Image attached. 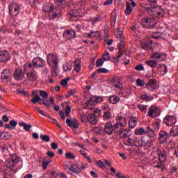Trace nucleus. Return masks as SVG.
Listing matches in <instances>:
<instances>
[{"mask_svg": "<svg viewBox=\"0 0 178 178\" xmlns=\"http://www.w3.org/2000/svg\"><path fill=\"white\" fill-rule=\"evenodd\" d=\"M20 162V158L16 154H13L10 155V159H8L6 162V166L10 169L13 173H16L17 172V167H16V164Z\"/></svg>", "mask_w": 178, "mask_h": 178, "instance_id": "nucleus-1", "label": "nucleus"}, {"mask_svg": "<svg viewBox=\"0 0 178 178\" xmlns=\"http://www.w3.org/2000/svg\"><path fill=\"white\" fill-rule=\"evenodd\" d=\"M47 63L50 67L54 70L58 69L59 65V60H58V56L55 54L50 53L47 56Z\"/></svg>", "mask_w": 178, "mask_h": 178, "instance_id": "nucleus-2", "label": "nucleus"}, {"mask_svg": "<svg viewBox=\"0 0 178 178\" xmlns=\"http://www.w3.org/2000/svg\"><path fill=\"white\" fill-rule=\"evenodd\" d=\"M65 168L69 175H80V173H81L79 162H76L75 163L72 164L71 166L65 165Z\"/></svg>", "mask_w": 178, "mask_h": 178, "instance_id": "nucleus-3", "label": "nucleus"}, {"mask_svg": "<svg viewBox=\"0 0 178 178\" xmlns=\"http://www.w3.org/2000/svg\"><path fill=\"white\" fill-rule=\"evenodd\" d=\"M155 24H156V21L152 17L143 18L142 19V26L145 29H152L155 27Z\"/></svg>", "mask_w": 178, "mask_h": 178, "instance_id": "nucleus-4", "label": "nucleus"}, {"mask_svg": "<svg viewBox=\"0 0 178 178\" xmlns=\"http://www.w3.org/2000/svg\"><path fill=\"white\" fill-rule=\"evenodd\" d=\"M20 12V6L16 3H13L9 6V13L13 17H15Z\"/></svg>", "mask_w": 178, "mask_h": 178, "instance_id": "nucleus-5", "label": "nucleus"}, {"mask_svg": "<svg viewBox=\"0 0 178 178\" xmlns=\"http://www.w3.org/2000/svg\"><path fill=\"white\" fill-rule=\"evenodd\" d=\"M111 83L113 88H114L115 91H122L123 89V84H122V82H120V79L119 78H113Z\"/></svg>", "mask_w": 178, "mask_h": 178, "instance_id": "nucleus-6", "label": "nucleus"}, {"mask_svg": "<svg viewBox=\"0 0 178 178\" xmlns=\"http://www.w3.org/2000/svg\"><path fill=\"white\" fill-rule=\"evenodd\" d=\"M161 111L159 110V107L156 106H150L149 108L147 116L149 118H152L153 116H159L160 115Z\"/></svg>", "mask_w": 178, "mask_h": 178, "instance_id": "nucleus-7", "label": "nucleus"}, {"mask_svg": "<svg viewBox=\"0 0 178 178\" xmlns=\"http://www.w3.org/2000/svg\"><path fill=\"white\" fill-rule=\"evenodd\" d=\"M117 131L119 133L120 138L124 139L131 137L133 134L129 129L120 128V129H117Z\"/></svg>", "mask_w": 178, "mask_h": 178, "instance_id": "nucleus-8", "label": "nucleus"}, {"mask_svg": "<svg viewBox=\"0 0 178 178\" xmlns=\"http://www.w3.org/2000/svg\"><path fill=\"white\" fill-rule=\"evenodd\" d=\"M63 37L67 40L76 38V31L73 29H67L63 33Z\"/></svg>", "mask_w": 178, "mask_h": 178, "instance_id": "nucleus-9", "label": "nucleus"}, {"mask_svg": "<svg viewBox=\"0 0 178 178\" xmlns=\"http://www.w3.org/2000/svg\"><path fill=\"white\" fill-rule=\"evenodd\" d=\"M127 126V120L124 117H118V122L115 123L114 128L119 130L120 129H124Z\"/></svg>", "mask_w": 178, "mask_h": 178, "instance_id": "nucleus-10", "label": "nucleus"}, {"mask_svg": "<svg viewBox=\"0 0 178 178\" xmlns=\"http://www.w3.org/2000/svg\"><path fill=\"white\" fill-rule=\"evenodd\" d=\"M163 122L167 124V126L170 127L173 126V124H176L177 120L175 115H167L163 119Z\"/></svg>", "mask_w": 178, "mask_h": 178, "instance_id": "nucleus-11", "label": "nucleus"}, {"mask_svg": "<svg viewBox=\"0 0 178 178\" xmlns=\"http://www.w3.org/2000/svg\"><path fill=\"white\" fill-rule=\"evenodd\" d=\"M104 101V97L101 96H93L88 100V105H97Z\"/></svg>", "mask_w": 178, "mask_h": 178, "instance_id": "nucleus-12", "label": "nucleus"}, {"mask_svg": "<svg viewBox=\"0 0 178 178\" xmlns=\"http://www.w3.org/2000/svg\"><path fill=\"white\" fill-rule=\"evenodd\" d=\"M135 147H137L138 148L145 147V137H135Z\"/></svg>", "mask_w": 178, "mask_h": 178, "instance_id": "nucleus-13", "label": "nucleus"}, {"mask_svg": "<svg viewBox=\"0 0 178 178\" xmlns=\"http://www.w3.org/2000/svg\"><path fill=\"white\" fill-rule=\"evenodd\" d=\"M150 58L152 59H156L159 62H163L166 59V54L164 53L154 52L150 56Z\"/></svg>", "mask_w": 178, "mask_h": 178, "instance_id": "nucleus-14", "label": "nucleus"}, {"mask_svg": "<svg viewBox=\"0 0 178 178\" xmlns=\"http://www.w3.org/2000/svg\"><path fill=\"white\" fill-rule=\"evenodd\" d=\"M25 74H26L27 81H31V83L36 81V80L38 79V75L37 74L36 71H31L29 72H26Z\"/></svg>", "mask_w": 178, "mask_h": 178, "instance_id": "nucleus-15", "label": "nucleus"}, {"mask_svg": "<svg viewBox=\"0 0 178 178\" xmlns=\"http://www.w3.org/2000/svg\"><path fill=\"white\" fill-rule=\"evenodd\" d=\"M32 62L34 67H42L46 64L45 60L40 57L35 58Z\"/></svg>", "mask_w": 178, "mask_h": 178, "instance_id": "nucleus-16", "label": "nucleus"}, {"mask_svg": "<svg viewBox=\"0 0 178 178\" xmlns=\"http://www.w3.org/2000/svg\"><path fill=\"white\" fill-rule=\"evenodd\" d=\"M14 79L17 80V81H20L24 79V73H23V70L20 68H17L14 72Z\"/></svg>", "mask_w": 178, "mask_h": 178, "instance_id": "nucleus-17", "label": "nucleus"}, {"mask_svg": "<svg viewBox=\"0 0 178 178\" xmlns=\"http://www.w3.org/2000/svg\"><path fill=\"white\" fill-rule=\"evenodd\" d=\"M146 88L149 91H154L158 88L156 80L152 79L149 80V82L146 84Z\"/></svg>", "mask_w": 178, "mask_h": 178, "instance_id": "nucleus-18", "label": "nucleus"}, {"mask_svg": "<svg viewBox=\"0 0 178 178\" xmlns=\"http://www.w3.org/2000/svg\"><path fill=\"white\" fill-rule=\"evenodd\" d=\"M168 138H169V134L165 131H161L159 134V140L161 144H163V143H166L168 141Z\"/></svg>", "mask_w": 178, "mask_h": 178, "instance_id": "nucleus-19", "label": "nucleus"}, {"mask_svg": "<svg viewBox=\"0 0 178 178\" xmlns=\"http://www.w3.org/2000/svg\"><path fill=\"white\" fill-rule=\"evenodd\" d=\"M10 59V56L7 51H0V62H8Z\"/></svg>", "mask_w": 178, "mask_h": 178, "instance_id": "nucleus-20", "label": "nucleus"}, {"mask_svg": "<svg viewBox=\"0 0 178 178\" xmlns=\"http://www.w3.org/2000/svg\"><path fill=\"white\" fill-rule=\"evenodd\" d=\"M66 124L69 127H72V129H79V122H77V120H70V119H67L66 120Z\"/></svg>", "mask_w": 178, "mask_h": 178, "instance_id": "nucleus-21", "label": "nucleus"}, {"mask_svg": "<svg viewBox=\"0 0 178 178\" xmlns=\"http://www.w3.org/2000/svg\"><path fill=\"white\" fill-rule=\"evenodd\" d=\"M113 130L118 131V129H115V127L112 125V122H108L106 124L104 131L106 134H112V133H113Z\"/></svg>", "mask_w": 178, "mask_h": 178, "instance_id": "nucleus-22", "label": "nucleus"}, {"mask_svg": "<svg viewBox=\"0 0 178 178\" xmlns=\"http://www.w3.org/2000/svg\"><path fill=\"white\" fill-rule=\"evenodd\" d=\"M153 16H158L159 17H162L163 15V9L161 6H154L153 8Z\"/></svg>", "mask_w": 178, "mask_h": 178, "instance_id": "nucleus-23", "label": "nucleus"}, {"mask_svg": "<svg viewBox=\"0 0 178 178\" xmlns=\"http://www.w3.org/2000/svg\"><path fill=\"white\" fill-rule=\"evenodd\" d=\"M42 10L47 13H51L54 10V4L52 3H47L43 5Z\"/></svg>", "mask_w": 178, "mask_h": 178, "instance_id": "nucleus-24", "label": "nucleus"}, {"mask_svg": "<svg viewBox=\"0 0 178 178\" xmlns=\"http://www.w3.org/2000/svg\"><path fill=\"white\" fill-rule=\"evenodd\" d=\"M145 134L147 137H149L150 138H154L155 137V131L151 128V127L148 126L145 129Z\"/></svg>", "mask_w": 178, "mask_h": 178, "instance_id": "nucleus-25", "label": "nucleus"}, {"mask_svg": "<svg viewBox=\"0 0 178 178\" xmlns=\"http://www.w3.org/2000/svg\"><path fill=\"white\" fill-rule=\"evenodd\" d=\"M124 144L127 147H136V138H128L124 140Z\"/></svg>", "mask_w": 178, "mask_h": 178, "instance_id": "nucleus-26", "label": "nucleus"}, {"mask_svg": "<svg viewBox=\"0 0 178 178\" xmlns=\"http://www.w3.org/2000/svg\"><path fill=\"white\" fill-rule=\"evenodd\" d=\"M59 15H60V9H54L53 13H49V17L54 20L57 17H59Z\"/></svg>", "mask_w": 178, "mask_h": 178, "instance_id": "nucleus-27", "label": "nucleus"}, {"mask_svg": "<svg viewBox=\"0 0 178 178\" xmlns=\"http://www.w3.org/2000/svg\"><path fill=\"white\" fill-rule=\"evenodd\" d=\"M11 75L10 70L6 69L1 72V79L3 80H9Z\"/></svg>", "mask_w": 178, "mask_h": 178, "instance_id": "nucleus-28", "label": "nucleus"}, {"mask_svg": "<svg viewBox=\"0 0 178 178\" xmlns=\"http://www.w3.org/2000/svg\"><path fill=\"white\" fill-rule=\"evenodd\" d=\"M137 123H138V120L136 117H131L129 120V125L130 129H134L136 126H137Z\"/></svg>", "mask_w": 178, "mask_h": 178, "instance_id": "nucleus-29", "label": "nucleus"}, {"mask_svg": "<svg viewBox=\"0 0 178 178\" xmlns=\"http://www.w3.org/2000/svg\"><path fill=\"white\" fill-rule=\"evenodd\" d=\"M74 70L76 72V73H79L81 70V62L79 59H76L74 62Z\"/></svg>", "mask_w": 178, "mask_h": 178, "instance_id": "nucleus-30", "label": "nucleus"}, {"mask_svg": "<svg viewBox=\"0 0 178 178\" xmlns=\"http://www.w3.org/2000/svg\"><path fill=\"white\" fill-rule=\"evenodd\" d=\"M154 6L151 3H147L145 5V9L147 10V13L150 15V16H154Z\"/></svg>", "mask_w": 178, "mask_h": 178, "instance_id": "nucleus-31", "label": "nucleus"}, {"mask_svg": "<svg viewBox=\"0 0 178 178\" xmlns=\"http://www.w3.org/2000/svg\"><path fill=\"white\" fill-rule=\"evenodd\" d=\"M114 33L118 40H123V31L122 30V29H116Z\"/></svg>", "mask_w": 178, "mask_h": 178, "instance_id": "nucleus-32", "label": "nucleus"}, {"mask_svg": "<svg viewBox=\"0 0 178 178\" xmlns=\"http://www.w3.org/2000/svg\"><path fill=\"white\" fill-rule=\"evenodd\" d=\"M170 136H171V137L178 136V125H175L172 127L170 131Z\"/></svg>", "mask_w": 178, "mask_h": 178, "instance_id": "nucleus-33", "label": "nucleus"}, {"mask_svg": "<svg viewBox=\"0 0 178 178\" xmlns=\"http://www.w3.org/2000/svg\"><path fill=\"white\" fill-rule=\"evenodd\" d=\"M33 65L31 63H26L24 65V73H30V72H33Z\"/></svg>", "mask_w": 178, "mask_h": 178, "instance_id": "nucleus-34", "label": "nucleus"}, {"mask_svg": "<svg viewBox=\"0 0 178 178\" xmlns=\"http://www.w3.org/2000/svg\"><path fill=\"white\" fill-rule=\"evenodd\" d=\"M80 16V13L77 10H72L68 14V17H70L72 20L74 19V17H79Z\"/></svg>", "mask_w": 178, "mask_h": 178, "instance_id": "nucleus-35", "label": "nucleus"}, {"mask_svg": "<svg viewBox=\"0 0 178 178\" xmlns=\"http://www.w3.org/2000/svg\"><path fill=\"white\" fill-rule=\"evenodd\" d=\"M88 120L91 123V124H97V122H98L95 114H90L88 116Z\"/></svg>", "mask_w": 178, "mask_h": 178, "instance_id": "nucleus-36", "label": "nucleus"}, {"mask_svg": "<svg viewBox=\"0 0 178 178\" xmlns=\"http://www.w3.org/2000/svg\"><path fill=\"white\" fill-rule=\"evenodd\" d=\"M131 12H133V8H131V3L127 1V6L125 9L126 16H129V15H131Z\"/></svg>", "mask_w": 178, "mask_h": 178, "instance_id": "nucleus-37", "label": "nucleus"}, {"mask_svg": "<svg viewBox=\"0 0 178 178\" xmlns=\"http://www.w3.org/2000/svg\"><path fill=\"white\" fill-rule=\"evenodd\" d=\"M88 38H98L100 35L99 31H91L90 33H86Z\"/></svg>", "mask_w": 178, "mask_h": 178, "instance_id": "nucleus-38", "label": "nucleus"}, {"mask_svg": "<svg viewBox=\"0 0 178 178\" xmlns=\"http://www.w3.org/2000/svg\"><path fill=\"white\" fill-rule=\"evenodd\" d=\"M146 64L147 65V66H150V67L155 69V67L158 66V60H147Z\"/></svg>", "mask_w": 178, "mask_h": 178, "instance_id": "nucleus-39", "label": "nucleus"}, {"mask_svg": "<svg viewBox=\"0 0 178 178\" xmlns=\"http://www.w3.org/2000/svg\"><path fill=\"white\" fill-rule=\"evenodd\" d=\"M51 162H52V161L49 160L47 157H44L43 159L42 163V168L43 170H45V169H47V166H48L49 165V163H51Z\"/></svg>", "mask_w": 178, "mask_h": 178, "instance_id": "nucleus-40", "label": "nucleus"}, {"mask_svg": "<svg viewBox=\"0 0 178 178\" xmlns=\"http://www.w3.org/2000/svg\"><path fill=\"white\" fill-rule=\"evenodd\" d=\"M47 119H49V122L50 123H54L56 124V126H57V127H58L59 129H62V127L60 126V124H59V122H58V120H56V119L55 118H52V117H51V115H47Z\"/></svg>", "mask_w": 178, "mask_h": 178, "instance_id": "nucleus-41", "label": "nucleus"}, {"mask_svg": "<svg viewBox=\"0 0 178 178\" xmlns=\"http://www.w3.org/2000/svg\"><path fill=\"white\" fill-rule=\"evenodd\" d=\"M109 102L113 104H118V102H120V97L116 95H111L109 98Z\"/></svg>", "mask_w": 178, "mask_h": 178, "instance_id": "nucleus-42", "label": "nucleus"}, {"mask_svg": "<svg viewBox=\"0 0 178 178\" xmlns=\"http://www.w3.org/2000/svg\"><path fill=\"white\" fill-rule=\"evenodd\" d=\"M159 159L160 162H165L166 161V152L161 150L159 154Z\"/></svg>", "mask_w": 178, "mask_h": 178, "instance_id": "nucleus-43", "label": "nucleus"}, {"mask_svg": "<svg viewBox=\"0 0 178 178\" xmlns=\"http://www.w3.org/2000/svg\"><path fill=\"white\" fill-rule=\"evenodd\" d=\"M155 168H156L157 169H160L163 172H165V170H166L165 164L163 163V162L162 161L157 162L156 165H155Z\"/></svg>", "mask_w": 178, "mask_h": 178, "instance_id": "nucleus-44", "label": "nucleus"}, {"mask_svg": "<svg viewBox=\"0 0 178 178\" xmlns=\"http://www.w3.org/2000/svg\"><path fill=\"white\" fill-rule=\"evenodd\" d=\"M102 58V59L104 62H108V60H111L112 59V58L111 57V55L109 54V53L107 51H105V52H104V54H103Z\"/></svg>", "mask_w": 178, "mask_h": 178, "instance_id": "nucleus-45", "label": "nucleus"}, {"mask_svg": "<svg viewBox=\"0 0 178 178\" xmlns=\"http://www.w3.org/2000/svg\"><path fill=\"white\" fill-rule=\"evenodd\" d=\"M135 134L136 136H143V134H145V129L141 127V128H137L135 129Z\"/></svg>", "mask_w": 178, "mask_h": 178, "instance_id": "nucleus-46", "label": "nucleus"}, {"mask_svg": "<svg viewBox=\"0 0 178 178\" xmlns=\"http://www.w3.org/2000/svg\"><path fill=\"white\" fill-rule=\"evenodd\" d=\"M69 80H70V77L63 79L60 83V86H63V87H65V88H67V87H69V84L67 83Z\"/></svg>", "mask_w": 178, "mask_h": 178, "instance_id": "nucleus-47", "label": "nucleus"}, {"mask_svg": "<svg viewBox=\"0 0 178 178\" xmlns=\"http://www.w3.org/2000/svg\"><path fill=\"white\" fill-rule=\"evenodd\" d=\"M161 69H163L164 70L163 74H166V73H168V66H166L165 64H159L158 65V72H161Z\"/></svg>", "mask_w": 178, "mask_h": 178, "instance_id": "nucleus-48", "label": "nucleus"}, {"mask_svg": "<svg viewBox=\"0 0 178 178\" xmlns=\"http://www.w3.org/2000/svg\"><path fill=\"white\" fill-rule=\"evenodd\" d=\"M140 98L142 99H145V101H152V99H154V97L148 96L145 92H143V94L140 95Z\"/></svg>", "mask_w": 178, "mask_h": 178, "instance_id": "nucleus-49", "label": "nucleus"}, {"mask_svg": "<svg viewBox=\"0 0 178 178\" xmlns=\"http://www.w3.org/2000/svg\"><path fill=\"white\" fill-rule=\"evenodd\" d=\"M138 108L140 109L143 113H147V110L148 109V106L144 104H138Z\"/></svg>", "mask_w": 178, "mask_h": 178, "instance_id": "nucleus-50", "label": "nucleus"}, {"mask_svg": "<svg viewBox=\"0 0 178 178\" xmlns=\"http://www.w3.org/2000/svg\"><path fill=\"white\" fill-rule=\"evenodd\" d=\"M92 26H95L96 23H99V22H102V17L101 15H97L96 17H95L92 21Z\"/></svg>", "mask_w": 178, "mask_h": 178, "instance_id": "nucleus-51", "label": "nucleus"}, {"mask_svg": "<svg viewBox=\"0 0 178 178\" xmlns=\"http://www.w3.org/2000/svg\"><path fill=\"white\" fill-rule=\"evenodd\" d=\"M103 119L104 120H109V119H112V114L109 111H105L103 115Z\"/></svg>", "mask_w": 178, "mask_h": 178, "instance_id": "nucleus-52", "label": "nucleus"}, {"mask_svg": "<svg viewBox=\"0 0 178 178\" xmlns=\"http://www.w3.org/2000/svg\"><path fill=\"white\" fill-rule=\"evenodd\" d=\"M56 5H58L60 8H63L66 6V1L65 0H56Z\"/></svg>", "mask_w": 178, "mask_h": 178, "instance_id": "nucleus-53", "label": "nucleus"}, {"mask_svg": "<svg viewBox=\"0 0 178 178\" xmlns=\"http://www.w3.org/2000/svg\"><path fill=\"white\" fill-rule=\"evenodd\" d=\"M21 126H23L24 130H26V131H30V129H31V124H26L24 122H21Z\"/></svg>", "mask_w": 178, "mask_h": 178, "instance_id": "nucleus-54", "label": "nucleus"}, {"mask_svg": "<svg viewBox=\"0 0 178 178\" xmlns=\"http://www.w3.org/2000/svg\"><path fill=\"white\" fill-rule=\"evenodd\" d=\"M163 34V33L162 32H154L153 33L152 37V38H155V39L161 38Z\"/></svg>", "mask_w": 178, "mask_h": 178, "instance_id": "nucleus-55", "label": "nucleus"}, {"mask_svg": "<svg viewBox=\"0 0 178 178\" xmlns=\"http://www.w3.org/2000/svg\"><path fill=\"white\" fill-rule=\"evenodd\" d=\"M151 45H152V41H150V42H145L142 44L143 49H149V48H151Z\"/></svg>", "mask_w": 178, "mask_h": 178, "instance_id": "nucleus-56", "label": "nucleus"}, {"mask_svg": "<svg viewBox=\"0 0 178 178\" xmlns=\"http://www.w3.org/2000/svg\"><path fill=\"white\" fill-rule=\"evenodd\" d=\"M0 138H1L2 140L9 139V133L3 132V133L0 134Z\"/></svg>", "mask_w": 178, "mask_h": 178, "instance_id": "nucleus-57", "label": "nucleus"}, {"mask_svg": "<svg viewBox=\"0 0 178 178\" xmlns=\"http://www.w3.org/2000/svg\"><path fill=\"white\" fill-rule=\"evenodd\" d=\"M136 86L137 87H144V86H145V82L140 79H138L136 80Z\"/></svg>", "mask_w": 178, "mask_h": 178, "instance_id": "nucleus-58", "label": "nucleus"}, {"mask_svg": "<svg viewBox=\"0 0 178 178\" xmlns=\"http://www.w3.org/2000/svg\"><path fill=\"white\" fill-rule=\"evenodd\" d=\"M65 158L67 159H74L76 158V155L72 152H67L65 153Z\"/></svg>", "mask_w": 178, "mask_h": 178, "instance_id": "nucleus-59", "label": "nucleus"}, {"mask_svg": "<svg viewBox=\"0 0 178 178\" xmlns=\"http://www.w3.org/2000/svg\"><path fill=\"white\" fill-rule=\"evenodd\" d=\"M38 101H43L42 99H41L40 95H35L32 99H31V102H32L33 104H37Z\"/></svg>", "mask_w": 178, "mask_h": 178, "instance_id": "nucleus-60", "label": "nucleus"}, {"mask_svg": "<svg viewBox=\"0 0 178 178\" xmlns=\"http://www.w3.org/2000/svg\"><path fill=\"white\" fill-rule=\"evenodd\" d=\"M64 72H70L72 70V65L65 64L63 65Z\"/></svg>", "mask_w": 178, "mask_h": 178, "instance_id": "nucleus-61", "label": "nucleus"}, {"mask_svg": "<svg viewBox=\"0 0 178 178\" xmlns=\"http://www.w3.org/2000/svg\"><path fill=\"white\" fill-rule=\"evenodd\" d=\"M40 138L42 141H45L46 143H49V141H51L49 136L47 135H40Z\"/></svg>", "mask_w": 178, "mask_h": 178, "instance_id": "nucleus-62", "label": "nucleus"}, {"mask_svg": "<svg viewBox=\"0 0 178 178\" xmlns=\"http://www.w3.org/2000/svg\"><path fill=\"white\" fill-rule=\"evenodd\" d=\"M153 127L154 128L155 130H156L158 131V130H159V129L161 128L160 122L159 121H156L154 122H153Z\"/></svg>", "mask_w": 178, "mask_h": 178, "instance_id": "nucleus-63", "label": "nucleus"}, {"mask_svg": "<svg viewBox=\"0 0 178 178\" xmlns=\"http://www.w3.org/2000/svg\"><path fill=\"white\" fill-rule=\"evenodd\" d=\"M104 62H105L102 58H99L96 61V66L97 67H101L102 65H104Z\"/></svg>", "mask_w": 178, "mask_h": 178, "instance_id": "nucleus-64", "label": "nucleus"}]
</instances>
